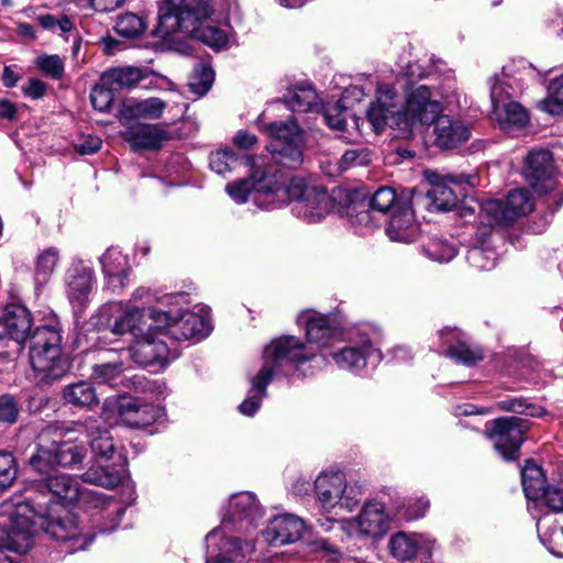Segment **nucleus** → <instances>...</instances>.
<instances>
[{
    "instance_id": "a878e982",
    "label": "nucleus",
    "mask_w": 563,
    "mask_h": 563,
    "mask_svg": "<svg viewBox=\"0 0 563 563\" xmlns=\"http://www.w3.org/2000/svg\"><path fill=\"white\" fill-rule=\"evenodd\" d=\"M66 294L74 308H84L95 288L93 269L82 261L74 262L66 272Z\"/></svg>"
},
{
    "instance_id": "b1692460",
    "label": "nucleus",
    "mask_w": 563,
    "mask_h": 563,
    "mask_svg": "<svg viewBox=\"0 0 563 563\" xmlns=\"http://www.w3.org/2000/svg\"><path fill=\"white\" fill-rule=\"evenodd\" d=\"M426 178L431 185L428 197L434 209L440 211H449L457 203V192L455 187H460L465 183L470 185V177L441 175L437 172H427Z\"/></svg>"
},
{
    "instance_id": "79ce46f5",
    "label": "nucleus",
    "mask_w": 563,
    "mask_h": 563,
    "mask_svg": "<svg viewBox=\"0 0 563 563\" xmlns=\"http://www.w3.org/2000/svg\"><path fill=\"white\" fill-rule=\"evenodd\" d=\"M166 108L167 103L164 100L151 97L126 102L121 110V114L124 119L157 120L162 118Z\"/></svg>"
},
{
    "instance_id": "f8f14e48",
    "label": "nucleus",
    "mask_w": 563,
    "mask_h": 563,
    "mask_svg": "<svg viewBox=\"0 0 563 563\" xmlns=\"http://www.w3.org/2000/svg\"><path fill=\"white\" fill-rule=\"evenodd\" d=\"M93 324L115 335L130 333L135 338L143 333L144 310L123 301H110L101 306L93 317Z\"/></svg>"
},
{
    "instance_id": "5701e85b",
    "label": "nucleus",
    "mask_w": 563,
    "mask_h": 563,
    "mask_svg": "<svg viewBox=\"0 0 563 563\" xmlns=\"http://www.w3.org/2000/svg\"><path fill=\"white\" fill-rule=\"evenodd\" d=\"M523 173L532 188L539 194H548L555 188L553 158L548 150H531L525 159Z\"/></svg>"
},
{
    "instance_id": "bf43d9fd",
    "label": "nucleus",
    "mask_w": 563,
    "mask_h": 563,
    "mask_svg": "<svg viewBox=\"0 0 563 563\" xmlns=\"http://www.w3.org/2000/svg\"><path fill=\"white\" fill-rule=\"evenodd\" d=\"M371 163V152L368 148L357 146L344 152L340 159L341 170H346L356 166H365Z\"/></svg>"
},
{
    "instance_id": "dca6fc26",
    "label": "nucleus",
    "mask_w": 563,
    "mask_h": 563,
    "mask_svg": "<svg viewBox=\"0 0 563 563\" xmlns=\"http://www.w3.org/2000/svg\"><path fill=\"white\" fill-rule=\"evenodd\" d=\"M527 420L518 417H503L486 423V433L493 440L496 451L507 461L516 460L523 434L529 430Z\"/></svg>"
},
{
    "instance_id": "774afa93",
    "label": "nucleus",
    "mask_w": 563,
    "mask_h": 563,
    "mask_svg": "<svg viewBox=\"0 0 563 563\" xmlns=\"http://www.w3.org/2000/svg\"><path fill=\"white\" fill-rule=\"evenodd\" d=\"M101 143L98 136L87 135L75 145V148L81 155H89L97 152L101 147Z\"/></svg>"
},
{
    "instance_id": "ddd939ff",
    "label": "nucleus",
    "mask_w": 563,
    "mask_h": 563,
    "mask_svg": "<svg viewBox=\"0 0 563 563\" xmlns=\"http://www.w3.org/2000/svg\"><path fill=\"white\" fill-rule=\"evenodd\" d=\"M533 200L525 189L510 190L505 200L489 199L481 205L482 222L489 227L509 225L533 209Z\"/></svg>"
},
{
    "instance_id": "f3484780",
    "label": "nucleus",
    "mask_w": 563,
    "mask_h": 563,
    "mask_svg": "<svg viewBox=\"0 0 563 563\" xmlns=\"http://www.w3.org/2000/svg\"><path fill=\"white\" fill-rule=\"evenodd\" d=\"M536 69L525 59L515 60L504 66L500 75H494L488 79L492 110L511 101L515 86L520 88L526 81L534 79Z\"/></svg>"
},
{
    "instance_id": "72a5a7b5",
    "label": "nucleus",
    "mask_w": 563,
    "mask_h": 563,
    "mask_svg": "<svg viewBox=\"0 0 563 563\" xmlns=\"http://www.w3.org/2000/svg\"><path fill=\"white\" fill-rule=\"evenodd\" d=\"M107 285L113 292L120 294L126 286L130 273L128 256L117 247L108 249L100 258Z\"/></svg>"
},
{
    "instance_id": "39448f33",
    "label": "nucleus",
    "mask_w": 563,
    "mask_h": 563,
    "mask_svg": "<svg viewBox=\"0 0 563 563\" xmlns=\"http://www.w3.org/2000/svg\"><path fill=\"white\" fill-rule=\"evenodd\" d=\"M80 429L71 423V427L55 423L48 426L40 435L41 441L52 439L51 446L40 445L36 454L30 459L31 466L40 473L47 472L53 465L74 467L80 464L86 455L82 445L75 444L70 437Z\"/></svg>"
},
{
    "instance_id": "c85d7f7f",
    "label": "nucleus",
    "mask_w": 563,
    "mask_h": 563,
    "mask_svg": "<svg viewBox=\"0 0 563 563\" xmlns=\"http://www.w3.org/2000/svg\"><path fill=\"white\" fill-rule=\"evenodd\" d=\"M406 203V201L398 199L393 188L380 187L371 198V210H357L356 206H351L347 214L352 223L371 227L375 212L389 216L398 209V206H405Z\"/></svg>"
},
{
    "instance_id": "bb28decb",
    "label": "nucleus",
    "mask_w": 563,
    "mask_h": 563,
    "mask_svg": "<svg viewBox=\"0 0 563 563\" xmlns=\"http://www.w3.org/2000/svg\"><path fill=\"white\" fill-rule=\"evenodd\" d=\"M331 356L341 369L358 373L364 369L372 357L380 360V352L376 350L367 336L352 341L347 345L331 353Z\"/></svg>"
},
{
    "instance_id": "13d9d810",
    "label": "nucleus",
    "mask_w": 563,
    "mask_h": 563,
    "mask_svg": "<svg viewBox=\"0 0 563 563\" xmlns=\"http://www.w3.org/2000/svg\"><path fill=\"white\" fill-rule=\"evenodd\" d=\"M143 20L135 13L121 14L115 23V31L124 37L139 36L144 31Z\"/></svg>"
},
{
    "instance_id": "c03bdc74",
    "label": "nucleus",
    "mask_w": 563,
    "mask_h": 563,
    "mask_svg": "<svg viewBox=\"0 0 563 563\" xmlns=\"http://www.w3.org/2000/svg\"><path fill=\"white\" fill-rule=\"evenodd\" d=\"M60 262V252L57 247L49 246L42 250L34 261V279L36 285H45L55 273Z\"/></svg>"
},
{
    "instance_id": "f257e3e1",
    "label": "nucleus",
    "mask_w": 563,
    "mask_h": 563,
    "mask_svg": "<svg viewBox=\"0 0 563 563\" xmlns=\"http://www.w3.org/2000/svg\"><path fill=\"white\" fill-rule=\"evenodd\" d=\"M455 86L454 78H446L442 87L434 89L426 85L413 86L408 89L402 103L393 86L380 85L376 100L366 111L367 121L377 133L386 126L399 130L429 126L443 110L440 98H450Z\"/></svg>"
},
{
    "instance_id": "e2e57ef3",
    "label": "nucleus",
    "mask_w": 563,
    "mask_h": 563,
    "mask_svg": "<svg viewBox=\"0 0 563 563\" xmlns=\"http://www.w3.org/2000/svg\"><path fill=\"white\" fill-rule=\"evenodd\" d=\"M37 21L43 29L60 33H67L73 29V23L66 15L42 14L37 16Z\"/></svg>"
},
{
    "instance_id": "de8ad7c7",
    "label": "nucleus",
    "mask_w": 563,
    "mask_h": 563,
    "mask_svg": "<svg viewBox=\"0 0 563 563\" xmlns=\"http://www.w3.org/2000/svg\"><path fill=\"white\" fill-rule=\"evenodd\" d=\"M551 523L549 516H544L537 522L540 541L553 555L563 558V527Z\"/></svg>"
},
{
    "instance_id": "6e6552de",
    "label": "nucleus",
    "mask_w": 563,
    "mask_h": 563,
    "mask_svg": "<svg viewBox=\"0 0 563 563\" xmlns=\"http://www.w3.org/2000/svg\"><path fill=\"white\" fill-rule=\"evenodd\" d=\"M256 125L272 139L266 148L279 164L295 168L302 163L305 135L294 120L266 122L263 113L257 118Z\"/></svg>"
},
{
    "instance_id": "a19ab883",
    "label": "nucleus",
    "mask_w": 563,
    "mask_h": 563,
    "mask_svg": "<svg viewBox=\"0 0 563 563\" xmlns=\"http://www.w3.org/2000/svg\"><path fill=\"white\" fill-rule=\"evenodd\" d=\"M146 73L140 67L121 66L114 67L102 73L101 77L104 85L110 86L115 92L124 89L134 88Z\"/></svg>"
},
{
    "instance_id": "09e8293b",
    "label": "nucleus",
    "mask_w": 563,
    "mask_h": 563,
    "mask_svg": "<svg viewBox=\"0 0 563 563\" xmlns=\"http://www.w3.org/2000/svg\"><path fill=\"white\" fill-rule=\"evenodd\" d=\"M539 108L552 115L563 111V74L550 81L548 96L539 102Z\"/></svg>"
},
{
    "instance_id": "338daca9",
    "label": "nucleus",
    "mask_w": 563,
    "mask_h": 563,
    "mask_svg": "<svg viewBox=\"0 0 563 563\" xmlns=\"http://www.w3.org/2000/svg\"><path fill=\"white\" fill-rule=\"evenodd\" d=\"M18 413L14 400L9 396H0V421L12 423L16 420Z\"/></svg>"
},
{
    "instance_id": "5fc2aeb1",
    "label": "nucleus",
    "mask_w": 563,
    "mask_h": 563,
    "mask_svg": "<svg viewBox=\"0 0 563 563\" xmlns=\"http://www.w3.org/2000/svg\"><path fill=\"white\" fill-rule=\"evenodd\" d=\"M423 253L433 262L446 263L455 257L456 249L446 241L434 238L423 246Z\"/></svg>"
},
{
    "instance_id": "4468645a",
    "label": "nucleus",
    "mask_w": 563,
    "mask_h": 563,
    "mask_svg": "<svg viewBox=\"0 0 563 563\" xmlns=\"http://www.w3.org/2000/svg\"><path fill=\"white\" fill-rule=\"evenodd\" d=\"M210 0H165L159 8V29L164 34L188 29L189 22L202 21L213 12Z\"/></svg>"
},
{
    "instance_id": "a211bd4d",
    "label": "nucleus",
    "mask_w": 563,
    "mask_h": 563,
    "mask_svg": "<svg viewBox=\"0 0 563 563\" xmlns=\"http://www.w3.org/2000/svg\"><path fill=\"white\" fill-rule=\"evenodd\" d=\"M390 521L384 504L371 500L363 505L356 517L342 521L341 528L350 536L379 538L388 531Z\"/></svg>"
},
{
    "instance_id": "cd10ccee",
    "label": "nucleus",
    "mask_w": 563,
    "mask_h": 563,
    "mask_svg": "<svg viewBox=\"0 0 563 563\" xmlns=\"http://www.w3.org/2000/svg\"><path fill=\"white\" fill-rule=\"evenodd\" d=\"M350 96L355 97L360 100L363 96V91L358 87H351L346 89L341 99L334 104H329L324 108L321 113L322 120L327 123V125L333 130H338L341 132H347V135H342L346 142H355L360 136V128H358V119L355 117H351L352 123L354 125V132L347 131V99Z\"/></svg>"
},
{
    "instance_id": "680f3d73",
    "label": "nucleus",
    "mask_w": 563,
    "mask_h": 563,
    "mask_svg": "<svg viewBox=\"0 0 563 563\" xmlns=\"http://www.w3.org/2000/svg\"><path fill=\"white\" fill-rule=\"evenodd\" d=\"M16 464L13 455L0 452V487H9L16 477Z\"/></svg>"
},
{
    "instance_id": "c9c22d12",
    "label": "nucleus",
    "mask_w": 563,
    "mask_h": 563,
    "mask_svg": "<svg viewBox=\"0 0 563 563\" xmlns=\"http://www.w3.org/2000/svg\"><path fill=\"white\" fill-rule=\"evenodd\" d=\"M124 139L134 148L156 150L168 139V133L157 124L137 123L124 132Z\"/></svg>"
},
{
    "instance_id": "20e7f679",
    "label": "nucleus",
    "mask_w": 563,
    "mask_h": 563,
    "mask_svg": "<svg viewBox=\"0 0 563 563\" xmlns=\"http://www.w3.org/2000/svg\"><path fill=\"white\" fill-rule=\"evenodd\" d=\"M75 426L90 439V446L96 456L109 461L117 456L113 465L92 466L82 474V481L92 485L112 488L126 476V462L121 453H117L113 439L108 428H102L97 419L88 418L75 422Z\"/></svg>"
},
{
    "instance_id": "3c124183",
    "label": "nucleus",
    "mask_w": 563,
    "mask_h": 563,
    "mask_svg": "<svg viewBox=\"0 0 563 563\" xmlns=\"http://www.w3.org/2000/svg\"><path fill=\"white\" fill-rule=\"evenodd\" d=\"M497 407L500 410L536 418L543 417L547 413L544 408L536 404L529 402L523 398H509L500 400L497 402Z\"/></svg>"
},
{
    "instance_id": "69168bd1",
    "label": "nucleus",
    "mask_w": 563,
    "mask_h": 563,
    "mask_svg": "<svg viewBox=\"0 0 563 563\" xmlns=\"http://www.w3.org/2000/svg\"><path fill=\"white\" fill-rule=\"evenodd\" d=\"M311 550L314 553H318L322 560L328 562L334 563L342 558L341 552L325 540H316L312 542Z\"/></svg>"
},
{
    "instance_id": "864d4df0",
    "label": "nucleus",
    "mask_w": 563,
    "mask_h": 563,
    "mask_svg": "<svg viewBox=\"0 0 563 563\" xmlns=\"http://www.w3.org/2000/svg\"><path fill=\"white\" fill-rule=\"evenodd\" d=\"M214 79V73L212 68L206 64H199L188 82L190 91L198 97H201L208 92Z\"/></svg>"
},
{
    "instance_id": "a18cd8bd",
    "label": "nucleus",
    "mask_w": 563,
    "mask_h": 563,
    "mask_svg": "<svg viewBox=\"0 0 563 563\" xmlns=\"http://www.w3.org/2000/svg\"><path fill=\"white\" fill-rule=\"evenodd\" d=\"M521 483L526 497L530 500L541 498L548 486L541 467L532 461H528L521 468Z\"/></svg>"
},
{
    "instance_id": "e433bc0d",
    "label": "nucleus",
    "mask_w": 563,
    "mask_h": 563,
    "mask_svg": "<svg viewBox=\"0 0 563 563\" xmlns=\"http://www.w3.org/2000/svg\"><path fill=\"white\" fill-rule=\"evenodd\" d=\"M493 119L506 133L515 134L526 128L529 123L527 110L516 101H509L496 110H492Z\"/></svg>"
},
{
    "instance_id": "4c0bfd02",
    "label": "nucleus",
    "mask_w": 563,
    "mask_h": 563,
    "mask_svg": "<svg viewBox=\"0 0 563 563\" xmlns=\"http://www.w3.org/2000/svg\"><path fill=\"white\" fill-rule=\"evenodd\" d=\"M441 339L448 347V355L456 362L465 365H474L483 360L479 349L472 347L465 342H461V333L456 329L444 328L439 332Z\"/></svg>"
},
{
    "instance_id": "6e6d98bb",
    "label": "nucleus",
    "mask_w": 563,
    "mask_h": 563,
    "mask_svg": "<svg viewBox=\"0 0 563 563\" xmlns=\"http://www.w3.org/2000/svg\"><path fill=\"white\" fill-rule=\"evenodd\" d=\"M114 96L115 91L110 86L104 85L100 76L99 82L93 86L90 92L91 104L100 112L109 111L114 101Z\"/></svg>"
},
{
    "instance_id": "473e14b6",
    "label": "nucleus",
    "mask_w": 563,
    "mask_h": 563,
    "mask_svg": "<svg viewBox=\"0 0 563 563\" xmlns=\"http://www.w3.org/2000/svg\"><path fill=\"white\" fill-rule=\"evenodd\" d=\"M385 232L393 242L411 243L418 238L419 228L408 203L398 206V209L388 216Z\"/></svg>"
},
{
    "instance_id": "052dcab7",
    "label": "nucleus",
    "mask_w": 563,
    "mask_h": 563,
    "mask_svg": "<svg viewBox=\"0 0 563 563\" xmlns=\"http://www.w3.org/2000/svg\"><path fill=\"white\" fill-rule=\"evenodd\" d=\"M36 65L42 73L53 79H60L64 75V62L58 55L38 56Z\"/></svg>"
},
{
    "instance_id": "2eb2a0df",
    "label": "nucleus",
    "mask_w": 563,
    "mask_h": 563,
    "mask_svg": "<svg viewBox=\"0 0 563 563\" xmlns=\"http://www.w3.org/2000/svg\"><path fill=\"white\" fill-rule=\"evenodd\" d=\"M233 530L220 525L206 536V563H242L254 551L252 541L229 536Z\"/></svg>"
},
{
    "instance_id": "603ef678",
    "label": "nucleus",
    "mask_w": 563,
    "mask_h": 563,
    "mask_svg": "<svg viewBox=\"0 0 563 563\" xmlns=\"http://www.w3.org/2000/svg\"><path fill=\"white\" fill-rule=\"evenodd\" d=\"M239 162V156L229 147L212 152L209 156L210 168L219 175L233 170Z\"/></svg>"
},
{
    "instance_id": "9b49d317",
    "label": "nucleus",
    "mask_w": 563,
    "mask_h": 563,
    "mask_svg": "<svg viewBox=\"0 0 563 563\" xmlns=\"http://www.w3.org/2000/svg\"><path fill=\"white\" fill-rule=\"evenodd\" d=\"M314 496L319 507L325 512L339 509L352 511L363 497L362 487L349 484L341 472H323L314 481Z\"/></svg>"
},
{
    "instance_id": "4d7b16f0",
    "label": "nucleus",
    "mask_w": 563,
    "mask_h": 563,
    "mask_svg": "<svg viewBox=\"0 0 563 563\" xmlns=\"http://www.w3.org/2000/svg\"><path fill=\"white\" fill-rule=\"evenodd\" d=\"M430 508V501L421 496L408 500L401 509L397 511L395 517L399 520L413 521L426 516Z\"/></svg>"
},
{
    "instance_id": "f03ea898",
    "label": "nucleus",
    "mask_w": 563,
    "mask_h": 563,
    "mask_svg": "<svg viewBox=\"0 0 563 563\" xmlns=\"http://www.w3.org/2000/svg\"><path fill=\"white\" fill-rule=\"evenodd\" d=\"M313 356L294 335H282L272 340L263 350L262 367L250 378L251 389L239 406L240 412L252 417L266 397V387L274 378L295 373L302 362Z\"/></svg>"
},
{
    "instance_id": "0e129e2a",
    "label": "nucleus",
    "mask_w": 563,
    "mask_h": 563,
    "mask_svg": "<svg viewBox=\"0 0 563 563\" xmlns=\"http://www.w3.org/2000/svg\"><path fill=\"white\" fill-rule=\"evenodd\" d=\"M545 506L553 512H563V487L549 485L541 495Z\"/></svg>"
},
{
    "instance_id": "c756f323",
    "label": "nucleus",
    "mask_w": 563,
    "mask_h": 563,
    "mask_svg": "<svg viewBox=\"0 0 563 563\" xmlns=\"http://www.w3.org/2000/svg\"><path fill=\"white\" fill-rule=\"evenodd\" d=\"M125 364L123 360L120 361H108L101 364H97L92 367V378L97 384H108L113 387L122 385L126 378L123 377ZM131 383L135 391L140 393H153L157 387L156 382H150L144 376H132L128 379Z\"/></svg>"
},
{
    "instance_id": "f704fd0d",
    "label": "nucleus",
    "mask_w": 563,
    "mask_h": 563,
    "mask_svg": "<svg viewBox=\"0 0 563 563\" xmlns=\"http://www.w3.org/2000/svg\"><path fill=\"white\" fill-rule=\"evenodd\" d=\"M435 142L442 148H453L465 143L470 136V126L451 115H438L434 120Z\"/></svg>"
},
{
    "instance_id": "0eeeda50",
    "label": "nucleus",
    "mask_w": 563,
    "mask_h": 563,
    "mask_svg": "<svg viewBox=\"0 0 563 563\" xmlns=\"http://www.w3.org/2000/svg\"><path fill=\"white\" fill-rule=\"evenodd\" d=\"M44 487L52 494L53 497L59 499L64 504H73L79 499L91 508H100L106 512L107 518L110 519V525H102L100 532L113 531L124 514V508L113 499L108 498L107 495L90 490L82 492L77 478L67 474H57L46 478Z\"/></svg>"
},
{
    "instance_id": "393cba45",
    "label": "nucleus",
    "mask_w": 563,
    "mask_h": 563,
    "mask_svg": "<svg viewBox=\"0 0 563 563\" xmlns=\"http://www.w3.org/2000/svg\"><path fill=\"white\" fill-rule=\"evenodd\" d=\"M12 500L15 501V499ZM16 501H21V499L18 498ZM22 503H27L35 510L32 515V534L34 533L35 518L46 519L45 531L58 541L77 539L81 534L77 517L74 514L65 510L63 516L54 518L51 511L40 503L31 504L29 500H22Z\"/></svg>"
},
{
    "instance_id": "ea45409f",
    "label": "nucleus",
    "mask_w": 563,
    "mask_h": 563,
    "mask_svg": "<svg viewBox=\"0 0 563 563\" xmlns=\"http://www.w3.org/2000/svg\"><path fill=\"white\" fill-rule=\"evenodd\" d=\"M483 223L484 225L477 233L474 245L467 252V261L479 271H489L495 267L497 254L487 243L492 227L485 222Z\"/></svg>"
},
{
    "instance_id": "aec40b11",
    "label": "nucleus",
    "mask_w": 563,
    "mask_h": 563,
    "mask_svg": "<svg viewBox=\"0 0 563 563\" xmlns=\"http://www.w3.org/2000/svg\"><path fill=\"white\" fill-rule=\"evenodd\" d=\"M262 515L256 496L251 492H240L230 497L221 525L223 528L247 533Z\"/></svg>"
},
{
    "instance_id": "7ed1b4c3",
    "label": "nucleus",
    "mask_w": 563,
    "mask_h": 563,
    "mask_svg": "<svg viewBox=\"0 0 563 563\" xmlns=\"http://www.w3.org/2000/svg\"><path fill=\"white\" fill-rule=\"evenodd\" d=\"M258 199L265 205L280 207L292 203V213L310 223L324 219L333 209L334 202L328 192L317 186H308L301 178H291L288 183L275 186V191H264Z\"/></svg>"
},
{
    "instance_id": "412c9836",
    "label": "nucleus",
    "mask_w": 563,
    "mask_h": 563,
    "mask_svg": "<svg viewBox=\"0 0 563 563\" xmlns=\"http://www.w3.org/2000/svg\"><path fill=\"white\" fill-rule=\"evenodd\" d=\"M276 185H278L276 175H269L266 170L255 168L250 178L228 184L225 192L236 203H244L251 199L260 208L268 209L274 208V205H265L260 201L258 197L264 191H275Z\"/></svg>"
},
{
    "instance_id": "6ab92c4d",
    "label": "nucleus",
    "mask_w": 563,
    "mask_h": 563,
    "mask_svg": "<svg viewBox=\"0 0 563 563\" xmlns=\"http://www.w3.org/2000/svg\"><path fill=\"white\" fill-rule=\"evenodd\" d=\"M297 323L299 327L305 328L308 344L303 343L300 339L299 342L314 355L313 358L302 362L299 367L302 364L312 361L323 364L325 360L322 356H319L310 345L317 344L319 349L332 346L339 334L338 330L331 324V321L327 316L314 310L301 311L297 317ZM296 339L298 340V338Z\"/></svg>"
},
{
    "instance_id": "2f4dec72",
    "label": "nucleus",
    "mask_w": 563,
    "mask_h": 563,
    "mask_svg": "<svg viewBox=\"0 0 563 563\" xmlns=\"http://www.w3.org/2000/svg\"><path fill=\"white\" fill-rule=\"evenodd\" d=\"M306 526L295 515L284 514L274 517L263 531L265 541L272 545H283L298 541Z\"/></svg>"
},
{
    "instance_id": "423d86ee",
    "label": "nucleus",
    "mask_w": 563,
    "mask_h": 563,
    "mask_svg": "<svg viewBox=\"0 0 563 563\" xmlns=\"http://www.w3.org/2000/svg\"><path fill=\"white\" fill-rule=\"evenodd\" d=\"M150 317L155 329L176 341L199 342L206 339L212 330L210 312L205 307L192 311L152 308Z\"/></svg>"
},
{
    "instance_id": "7c9ffc66",
    "label": "nucleus",
    "mask_w": 563,
    "mask_h": 563,
    "mask_svg": "<svg viewBox=\"0 0 563 563\" xmlns=\"http://www.w3.org/2000/svg\"><path fill=\"white\" fill-rule=\"evenodd\" d=\"M123 353L141 366L165 365L168 362L169 349L167 344L150 333L135 338L134 344Z\"/></svg>"
},
{
    "instance_id": "49530a36",
    "label": "nucleus",
    "mask_w": 563,
    "mask_h": 563,
    "mask_svg": "<svg viewBox=\"0 0 563 563\" xmlns=\"http://www.w3.org/2000/svg\"><path fill=\"white\" fill-rule=\"evenodd\" d=\"M286 106L292 112H307L318 107V95L310 85L292 87L285 97Z\"/></svg>"
},
{
    "instance_id": "9d476101",
    "label": "nucleus",
    "mask_w": 563,
    "mask_h": 563,
    "mask_svg": "<svg viewBox=\"0 0 563 563\" xmlns=\"http://www.w3.org/2000/svg\"><path fill=\"white\" fill-rule=\"evenodd\" d=\"M164 415L159 405L125 395L108 397L102 405L101 419L109 426L123 424L133 429L148 427Z\"/></svg>"
},
{
    "instance_id": "58836bf2",
    "label": "nucleus",
    "mask_w": 563,
    "mask_h": 563,
    "mask_svg": "<svg viewBox=\"0 0 563 563\" xmlns=\"http://www.w3.org/2000/svg\"><path fill=\"white\" fill-rule=\"evenodd\" d=\"M4 328V338L9 336L16 342H23L31 329V318L29 310L19 305H11L5 308L2 317Z\"/></svg>"
},
{
    "instance_id": "8fccbe9b",
    "label": "nucleus",
    "mask_w": 563,
    "mask_h": 563,
    "mask_svg": "<svg viewBox=\"0 0 563 563\" xmlns=\"http://www.w3.org/2000/svg\"><path fill=\"white\" fill-rule=\"evenodd\" d=\"M192 37L219 51L227 46L229 37L224 29L214 25H200L192 29Z\"/></svg>"
},
{
    "instance_id": "37998d69",
    "label": "nucleus",
    "mask_w": 563,
    "mask_h": 563,
    "mask_svg": "<svg viewBox=\"0 0 563 563\" xmlns=\"http://www.w3.org/2000/svg\"><path fill=\"white\" fill-rule=\"evenodd\" d=\"M63 399L68 405L81 408H92L98 405L96 389L91 383L86 380H79L65 386L63 389Z\"/></svg>"
},
{
    "instance_id": "1a4fd4ad",
    "label": "nucleus",
    "mask_w": 563,
    "mask_h": 563,
    "mask_svg": "<svg viewBox=\"0 0 563 563\" xmlns=\"http://www.w3.org/2000/svg\"><path fill=\"white\" fill-rule=\"evenodd\" d=\"M30 341V363L43 380H55L67 372L68 363L62 356V335L56 327L36 328Z\"/></svg>"
},
{
    "instance_id": "4be33fe9",
    "label": "nucleus",
    "mask_w": 563,
    "mask_h": 563,
    "mask_svg": "<svg viewBox=\"0 0 563 563\" xmlns=\"http://www.w3.org/2000/svg\"><path fill=\"white\" fill-rule=\"evenodd\" d=\"M435 544V539L428 533L399 531L390 536L388 550L397 561L411 562L418 556L430 559Z\"/></svg>"
}]
</instances>
